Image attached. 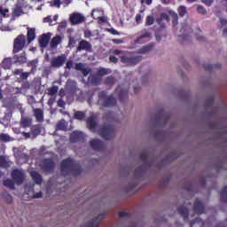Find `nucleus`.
<instances>
[{"mask_svg": "<svg viewBox=\"0 0 227 227\" xmlns=\"http://www.w3.org/2000/svg\"><path fill=\"white\" fill-rule=\"evenodd\" d=\"M60 172L64 176H68L71 174L74 176H78L82 173V168H81L80 163H77L72 158H67L62 160L60 163Z\"/></svg>", "mask_w": 227, "mask_h": 227, "instance_id": "nucleus-1", "label": "nucleus"}, {"mask_svg": "<svg viewBox=\"0 0 227 227\" xmlns=\"http://www.w3.org/2000/svg\"><path fill=\"white\" fill-rule=\"evenodd\" d=\"M98 99L102 107H114L117 105V100L114 98V94L107 95L106 91L98 93Z\"/></svg>", "mask_w": 227, "mask_h": 227, "instance_id": "nucleus-2", "label": "nucleus"}, {"mask_svg": "<svg viewBox=\"0 0 227 227\" xmlns=\"http://www.w3.org/2000/svg\"><path fill=\"white\" fill-rule=\"evenodd\" d=\"M149 154L147 152H143L140 154V160H142V165L135 169L136 175H144L152 167V163L148 160Z\"/></svg>", "mask_w": 227, "mask_h": 227, "instance_id": "nucleus-3", "label": "nucleus"}, {"mask_svg": "<svg viewBox=\"0 0 227 227\" xmlns=\"http://www.w3.org/2000/svg\"><path fill=\"white\" fill-rule=\"evenodd\" d=\"M26 44V37L24 35H20L13 40V50L12 53L17 54L20 52Z\"/></svg>", "mask_w": 227, "mask_h": 227, "instance_id": "nucleus-4", "label": "nucleus"}, {"mask_svg": "<svg viewBox=\"0 0 227 227\" xmlns=\"http://www.w3.org/2000/svg\"><path fill=\"white\" fill-rule=\"evenodd\" d=\"M142 60V56H121V62L127 67H134Z\"/></svg>", "mask_w": 227, "mask_h": 227, "instance_id": "nucleus-5", "label": "nucleus"}, {"mask_svg": "<svg viewBox=\"0 0 227 227\" xmlns=\"http://www.w3.org/2000/svg\"><path fill=\"white\" fill-rule=\"evenodd\" d=\"M99 133L102 138L106 140H110L114 137L115 130L111 125H106L99 129Z\"/></svg>", "mask_w": 227, "mask_h": 227, "instance_id": "nucleus-6", "label": "nucleus"}, {"mask_svg": "<svg viewBox=\"0 0 227 227\" xmlns=\"http://www.w3.org/2000/svg\"><path fill=\"white\" fill-rule=\"evenodd\" d=\"M41 168L46 173H52L55 169V162L51 158L43 160Z\"/></svg>", "mask_w": 227, "mask_h": 227, "instance_id": "nucleus-7", "label": "nucleus"}, {"mask_svg": "<svg viewBox=\"0 0 227 227\" xmlns=\"http://www.w3.org/2000/svg\"><path fill=\"white\" fill-rule=\"evenodd\" d=\"M12 178L17 185H21L25 180V176L21 170L14 169L12 171Z\"/></svg>", "mask_w": 227, "mask_h": 227, "instance_id": "nucleus-8", "label": "nucleus"}, {"mask_svg": "<svg viewBox=\"0 0 227 227\" xmlns=\"http://www.w3.org/2000/svg\"><path fill=\"white\" fill-rule=\"evenodd\" d=\"M67 60V56L65 54L61 56H57L51 59V66L53 68H59L62 67Z\"/></svg>", "mask_w": 227, "mask_h": 227, "instance_id": "nucleus-9", "label": "nucleus"}, {"mask_svg": "<svg viewBox=\"0 0 227 227\" xmlns=\"http://www.w3.org/2000/svg\"><path fill=\"white\" fill-rule=\"evenodd\" d=\"M84 141V135L82 132L74 131L69 135V142L72 144H77Z\"/></svg>", "mask_w": 227, "mask_h": 227, "instance_id": "nucleus-10", "label": "nucleus"}, {"mask_svg": "<svg viewBox=\"0 0 227 227\" xmlns=\"http://www.w3.org/2000/svg\"><path fill=\"white\" fill-rule=\"evenodd\" d=\"M51 41V33H43L38 38L40 48H47Z\"/></svg>", "mask_w": 227, "mask_h": 227, "instance_id": "nucleus-11", "label": "nucleus"}, {"mask_svg": "<svg viewBox=\"0 0 227 227\" xmlns=\"http://www.w3.org/2000/svg\"><path fill=\"white\" fill-rule=\"evenodd\" d=\"M90 146H91V148L94 151H98V152H102L105 149V145L103 141L99 139L90 140Z\"/></svg>", "mask_w": 227, "mask_h": 227, "instance_id": "nucleus-12", "label": "nucleus"}, {"mask_svg": "<svg viewBox=\"0 0 227 227\" xmlns=\"http://www.w3.org/2000/svg\"><path fill=\"white\" fill-rule=\"evenodd\" d=\"M69 20H71V23L73 25H77V24L83 23L85 20V18L82 14L74 13L71 15V17L69 18Z\"/></svg>", "mask_w": 227, "mask_h": 227, "instance_id": "nucleus-13", "label": "nucleus"}, {"mask_svg": "<svg viewBox=\"0 0 227 227\" xmlns=\"http://www.w3.org/2000/svg\"><path fill=\"white\" fill-rule=\"evenodd\" d=\"M193 212H195L198 215L205 213V206H203L200 200H195V203L193 204Z\"/></svg>", "mask_w": 227, "mask_h": 227, "instance_id": "nucleus-14", "label": "nucleus"}, {"mask_svg": "<svg viewBox=\"0 0 227 227\" xmlns=\"http://www.w3.org/2000/svg\"><path fill=\"white\" fill-rule=\"evenodd\" d=\"M92 49V46L90 42L86 40L80 41L78 47H76L77 51H90Z\"/></svg>", "mask_w": 227, "mask_h": 227, "instance_id": "nucleus-15", "label": "nucleus"}, {"mask_svg": "<svg viewBox=\"0 0 227 227\" xmlns=\"http://www.w3.org/2000/svg\"><path fill=\"white\" fill-rule=\"evenodd\" d=\"M168 118H169L168 114H165L164 109H161L160 111V114H158L156 116L157 125H160V121H163V125H165L168 122Z\"/></svg>", "mask_w": 227, "mask_h": 227, "instance_id": "nucleus-16", "label": "nucleus"}, {"mask_svg": "<svg viewBox=\"0 0 227 227\" xmlns=\"http://www.w3.org/2000/svg\"><path fill=\"white\" fill-rule=\"evenodd\" d=\"M86 125L90 130H96L98 128V122L96 121V119L92 116H90L88 118Z\"/></svg>", "mask_w": 227, "mask_h": 227, "instance_id": "nucleus-17", "label": "nucleus"}, {"mask_svg": "<svg viewBox=\"0 0 227 227\" xmlns=\"http://www.w3.org/2000/svg\"><path fill=\"white\" fill-rule=\"evenodd\" d=\"M177 213L179 215H182L184 217V221L188 220L189 210L185 206H179L177 207Z\"/></svg>", "mask_w": 227, "mask_h": 227, "instance_id": "nucleus-18", "label": "nucleus"}, {"mask_svg": "<svg viewBox=\"0 0 227 227\" xmlns=\"http://www.w3.org/2000/svg\"><path fill=\"white\" fill-rule=\"evenodd\" d=\"M152 37V33L149 32L146 28H144L141 31V35L137 37L136 39V43H141V40L142 39H145V38H151Z\"/></svg>", "mask_w": 227, "mask_h": 227, "instance_id": "nucleus-19", "label": "nucleus"}, {"mask_svg": "<svg viewBox=\"0 0 227 227\" xmlns=\"http://www.w3.org/2000/svg\"><path fill=\"white\" fill-rule=\"evenodd\" d=\"M31 177L33 179V181L35 182V184H36L37 185H41L43 183V176H41L40 173L36 172V171H33L31 173Z\"/></svg>", "mask_w": 227, "mask_h": 227, "instance_id": "nucleus-20", "label": "nucleus"}, {"mask_svg": "<svg viewBox=\"0 0 227 227\" xmlns=\"http://www.w3.org/2000/svg\"><path fill=\"white\" fill-rule=\"evenodd\" d=\"M35 39V28L27 27V43H30L31 42H34Z\"/></svg>", "mask_w": 227, "mask_h": 227, "instance_id": "nucleus-21", "label": "nucleus"}, {"mask_svg": "<svg viewBox=\"0 0 227 227\" xmlns=\"http://www.w3.org/2000/svg\"><path fill=\"white\" fill-rule=\"evenodd\" d=\"M34 116L36 118L38 122L43 121V111L40 108H36L33 110Z\"/></svg>", "mask_w": 227, "mask_h": 227, "instance_id": "nucleus-22", "label": "nucleus"}, {"mask_svg": "<svg viewBox=\"0 0 227 227\" xmlns=\"http://www.w3.org/2000/svg\"><path fill=\"white\" fill-rule=\"evenodd\" d=\"M163 20H165L167 22H169L170 19H169L168 14L161 13L160 17L156 20L157 24L160 25L161 28H165L166 27L164 24H161V22Z\"/></svg>", "mask_w": 227, "mask_h": 227, "instance_id": "nucleus-23", "label": "nucleus"}, {"mask_svg": "<svg viewBox=\"0 0 227 227\" xmlns=\"http://www.w3.org/2000/svg\"><path fill=\"white\" fill-rule=\"evenodd\" d=\"M190 227H205V223L201 218H195L190 223Z\"/></svg>", "mask_w": 227, "mask_h": 227, "instance_id": "nucleus-24", "label": "nucleus"}, {"mask_svg": "<svg viewBox=\"0 0 227 227\" xmlns=\"http://www.w3.org/2000/svg\"><path fill=\"white\" fill-rule=\"evenodd\" d=\"M62 42V38L60 35H57L51 39V48L56 49L59 44H60Z\"/></svg>", "mask_w": 227, "mask_h": 227, "instance_id": "nucleus-25", "label": "nucleus"}, {"mask_svg": "<svg viewBox=\"0 0 227 227\" xmlns=\"http://www.w3.org/2000/svg\"><path fill=\"white\" fill-rule=\"evenodd\" d=\"M153 49V44H147L143 46L140 50L137 51L138 54H146Z\"/></svg>", "mask_w": 227, "mask_h": 227, "instance_id": "nucleus-26", "label": "nucleus"}, {"mask_svg": "<svg viewBox=\"0 0 227 227\" xmlns=\"http://www.w3.org/2000/svg\"><path fill=\"white\" fill-rule=\"evenodd\" d=\"M14 59H16V63L20 65H23L27 62V58L25 56V52H23L20 56H15Z\"/></svg>", "mask_w": 227, "mask_h": 227, "instance_id": "nucleus-27", "label": "nucleus"}, {"mask_svg": "<svg viewBox=\"0 0 227 227\" xmlns=\"http://www.w3.org/2000/svg\"><path fill=\"white\" fill-rule=\"evenodd\" d=\"M90 82H91V84L97 86L102 83V78L99 77L98 74H92L90 76Z\"/></svg>", "mask_w": 227, "mask_h": 227, "instance_id": "nucleus-28", "label": "nucleus"}, {"mask_svg": "<svg viewBox=\"0 0 227 227\" xmlns=\"http://www.w3.org/2000/svg\"><path fill=\"white\" fill-rule=\"evenodd\" d=\"M37 65H38V60L37 59H34L30 62H27V67H31V74H35L37 70Z\"/></svg>", "mask_w": 227, "mask_h": 227, "instance_id": "nucleus-29", "label": "nucleus"}, {"mask_svg": "<svg viewBox=\"0 0 227 227\" xmlns=\"http://www.w3.org/2000/svg\"><path fill=\"white\" fill-rule=\"evenodd\" d=\"M220 202L227 203V186H224L222 192H220Z\"/></svg>", "mask_w": 227, "mask_h": 227, "instance_id": "nucleus-30", "label": "nucleus"}, {"mask_svg": "<svg viewBox=\"0 0 227 227\" xmlns=\"http://www.w3.org/2000/svg\"><path fill=\"white\" fill-rule=\"evenodd\" d=\"M74 117L75 120L83 121L86 118V114L82 111H75L74 114Z\"/></svg>", "mask_w": 227, "mask_h": 227, "instance_id": "nucleus-31", "label": "nucleus"}, {"mask_svg": "<svg viewBox=\"0 0 227 227\" xmlns=\"http://www.w3.org/2000/svg\"><path fill=\"white\" fill-rule=\"evenodd\" d=\"M42 130L40 126L36 125L31 128V133L34 137H37L41 134Z\"/></svg>", "mask_w": 227, "mask_h": 227, "instance_id": "nucleus-32", "label": "nucleus"}, {"mask_svg": "<svg viewBox=\"0 0 227 227\" xmlns=\"http://www.w3.org/2000/svg\"><path fill=\"white\" fill-rule=\"evenodd\" d=\"M58 90L59 88L57 85H52L50 89H48V96H57Z\"/></svg>", "mask_w": 227, "mask_h": 227, "instance_id": "nucleus-33", "label": "nucleus"}, {"mask_svg": "<svg viewBox=\"0 0 227 227\" xmlns=\"http://www.w3.org/2000/svg\"><path fill=\"white\" fill-rule=\"evenodd\" d=\"M119 98L121 102H124L128 98V90H121L119 93Z\"/></svg>", "mask_w": 227, "mask_h": 227, "instance_id": "nucleus-34", "label": "nucleus"}, {"mask_svg": "<svg viewBox=\"0 0 227 227\" xmlns=\"http://www.w3.org/2000/svg\"><path fill=\"white\" fill-rule=\"evenodd\" d=\"M14 181H12L10 179H6L4 181V185L6 186L7 188H10L11 190H14L15 189V184H14Z\"/></svg>", "mask_w": 227, "mask_h": 227, "instance_id": "nucleus-35", "label": "nucleus"}, {"mask_svg": "<svg viewBox=\"0 0 227 227\" xmlns=\"http://www.w3.org/2000/svg\"><path fill=\"white\" fill-rule=\"evenodd\" d=\"M177 12L179 17L184 18L187 13L186 7L183 5L179 6L177 9Z\"/></svg>", "mask_w": 227, "mask_h": 227, "instance_id": "nucleus-36", "label": "nucleus"}, {"mask_svg": "<svg viewBox=\"0 0 227 227\" xmlns=\"http://www.w3.org/2000/svg\"><path fill=\"white\" fill-rule=\"evenodd\" d=\"M31 124H32V120L30 118L21 119V125L24 128H28L30 127Z\"/></svg>", "mask_w": 227, "mask_h": 227, "instance_id": "nucleus-37", "label": "nucleus"}, {"mask_svg": "<svg viewBox=\"0 0 227 227\" xmlns=\"http://www.w3.org/2000/svg\"><path fill=\"white\" fill-rule=\"evenodd\" d=\"M10 164L6 160V158L0 156V168H9Z\"/></svg>", "mask_w": 227, "mask_h": 227, "instance_id": "nucleus-38", "label": "nucleus"}, {"mask_svg": "<svg viewBox=\"0 0 227 227\" xmlns=\"http://www.w3.org/2000/svg\"><path fill=\"white\" fill-rule=\"evenodd\" d=\"M67 129L66 122L64 120L60 121L57 124V130H62L65 131Z\"/></svg>", "mask_w": 227, "mask_h": 227, "instance_id": "nucleus-39", "label": "nucleus"}, {"mask_svg": "<svg viewBox=\"0 0 227 227\" xmlns=\"http://www.w3.org/2000/svg\"><path fill=\"white\" fill-rule=\"evenodd\" d=\"M0 141L4 142V143H8L11 141V137L7 133H2L0 135Z\"/></svg>", "mask_w": 227, "mask_h": 227, "instance_id": "nucleus-40", "label": "nucleus"}, {"mask_svg": "<svg viewBox=\"0 0 227 227\" xmlns=\"http://www.w3.org/2000/svg\"><path fill=\"white\" fill-rule=\"evenodd\" d=\"M23 13L24 12L21 7H17V8H14L13 10V15L15 17H20Z\"/></svg>", "mask_w": 227, "mask_h": 227, "instance_id": "nucleus-41", "label": "nucleus"}, {"mask_svg": "<svg viewBox=\"0 0 227 227\" xmlns=\"http://www.w3.org/2000/svg\"><path fill=\"white\" fill-rule=\"evenodd\" d=\"M154 23V18L153 15H148L145 25L150 27Z\"/></svg>", "mask_w": 227, "mask_h": 227, "instance_id": "nucleus-42", "label": "nucleus"}, {"mask_svg": "<svg viewBox=\"0 0 227 227\" xmlns=\"http://www.w3.org/2000/svg\"><path fill=\"white\" fill-rule=\"evenodd\" d=\"M108 74H109V72L105 67H99L98 70V76H105Z\"/></svg>", "mask_w": 227, "mask_h": 227, "instance_id": "nucleus-43", "label": "nucleus"}, {"mask_svg": "<svg viewBox=\"0 0 227 227\" xmlns=\"http://www.w3.org/2000/svg\"><path fill=\"white\" fill-rule=\"evenodd\" d=\"M75 44H76V39H75V37L70 36V37L68 38V47H69V48H74V47H75Z\"/></svg>", "mask_w": 227, "mask_h": 227, "instance_id": "nucleus-44", "label": "nucleus"}, {"mask_svg": "<svg viewBox=\"0 0 227 227\" xmlns=\"http://www.w3.org/2000/svg\"><path fill=\"white\" fill-rule=\"evenodd\" d=\"M114 82H115V80H114V78L113 75H110V76L106 77V84H107V85H113V84H114Z\"/></svg>", "mask_w": 227, "mask_h": 227, "instance_id": "nucleus-45", "label": "nucleus"}, {"mask_svg": "<svg viewBox=\"0 0 227 227\" xmlns=\"http://www.w3.org/2000/svg\"><path fill=\"white\" fill-rule=\"evenodd\" d=\"M197 12H198V13H200L201 15H206L207 14V9L205 7H203L202 5L198 6Z\"/></svg>", "mask_w": 227, "mask_h": 227, "instance_id": "nucleus-46", "label": "nucleus"}, {"mask_svg": "<svg viewBox=\"0 0 227 227\" xmlns=\"http://www.w3.org/2000/svg\"><path fill=\"white\" fill-rule=\"evenodd\" d=\"M85 68V66H84V64L83 63H76L75 64V66H74V69L76 70V71H82V70H83Z\"/></svg>", "mask_w": 227, "mask_h": 227, "instance_id": "nucleus-47", "label": "nucleus"}, {"mask_svg": "<svg viewBox=\"0 0 227 227\" xmlns=\"http://www.w3.org/2000/svg\"><path fill=\"white\" fill-rule=\"evenodd\" d=\"M214 68V66L212 64H205L204 69L205 71L211 72Z\"/></svg>", "mask_w": 227, "mask_h": 227, "instance_id": "nucleus-48", "label": "nucleus"}, {"mask_svg": "<svg viewBox=\"0 0 227 227\" xmlns=\"http://www.w3.org/2000/svg\"><path fill=\"white\" fill-rule=\"evenodd\" d=\"M80 72H82V75L84 77H86L87 75H89V74L91 72V70L90 68H83L82 69Z\"/></svg>", "mask_w": 227, "mask_h": 227, "instance_id": "nucleus-49", "label": "nucleus"}, {"mask_svg": "<svg viewBox=\"0 0 227 227\" xmlns=\"http://www.w3.org/2000/svg\"><path fill=\"white\" fill-rule=\"evenodd\" d=\"M172 25L176 27L178 25V14H174L173 20H172Z\"/></svg>", "mask_w": 227, "mask_h": 227, "instance_id": "nucleus-50", "label": "nucleus"}, {"mask_svg": "<svg viewBox=\"0 0 227 227\" xmlns=\"http://www.w3.org/2000/svg\"><path fill=\"white\" fill-rule=\"evenodd\" d=\"M97 225H98L97 220H92L86 223L87 227H95Z\"/></svg>", "mask_w": 227, "mask_h": 227, "instance_id": "nucleus-51", "label": "nucleus"}, {"mask_svg": "<svg viewBox=\"0 0 227 227\" xmlns=\"http://www.w3.org/2000/svg\"><path fill=\"white\" fill-rule=\"evenodd\" d=\"M30 74H31V72L30 73H21L20 77L21 80H27Z\"/></svg>", "mask_w": 227, "mask_h": 227, "instance_id": "nucleus-52", "label": "nucleus"}, {"mask_svg": "<svg viewBox=\"0 0 227 227\" xmlns=\"http://www.w3.org/2000/svg\"><path fill=\"white\" fill-rule=\"evenodd\" d=\"M214 102H215V98H209L206 99V105H207L208 106H213Z\"/></svg>", "mask_w": 227, "mask_h": 227, "instance_id": "nucleus-53", "label": "nucleus"}, {"mask_svg": "<svg viewBox=\"0 0 227 227\" xmlns=\"http://www.w3.org/2000/svg\"><path fill=\"white\" fill-rule=\"evenodd\" d=\"M66 106V103L62 98L58 100V107L64 108Z\"/></svg>", "mask_w": 227, "mask_h": 227, "instance_id": "nucleus-54", "label": "nucleus"}, {"mask_svg": "<svg viewBox=\"0 0 227 227\" xmlns=\"http://www.w3.org/2000/svg\"><path fill=\"white\" fill-rule=\"evenodd\" d=\"M9 12V10L7 8H0V14L4 17H6V14Z\"/></svg>", "mask_w": 227, "mask_h": 227, "instance_id": "nucleus-55", "label": "nucleus"}, {"mask_svg": "<svg viewBox=\"0 0 227 227\" xmlns=\"http://www.w3.org/2000/svg\"><path fill=\"white\" fill-rule=\"evenodd\" d=\"M119 216L121 218H128L129 217V213L126 211H121L119 214Z\"/></svg>", "mask_w": 227, "mask_h": 227, "instance_id": "nucleus-56", "label": "nucleus"}, {"mask_svg": "<svg viewBox=\"0 0 227 227\" xmlns=\"http://www.w3.org/2000/svg\"><path fill=\"white\" fill-rule=\"evenodd\" d=\"M109 61L114 63V64H117L118 63V59L116 56H109Z\"/></svg>", "mask_w": 227, "mask_h": 227, "instance_id": "nucleus-57", "label": "nucleus"}, {"mask_svg": "<svg viewBox=\"0 0 227 227\" xmlns=\"http://www.w3.org/2000/svg\"><path fill=\"white\" fill-rule=\"evenodd\" d=\"M214 1H215V0H202V3H203L206 6H212Z\"/></svg>", "mask_w": 227, "mask_h": 227, "instance_id": "nucleus-58", "label": "nucleus"}, {"mask_svg": "<svg viewBox=\"0 0 227 227\" xmlns=\"http://www.w3.org/2000/svg\"><path fill=\"white\" fill-rule=\"evenodd\" d=\"M73 67V62L72 60H68L66 64V68H67L68 70L72 69Z\"/></svg>", "mask_w": 227, "mask_h": 227, "instance_id": "nucleus-59", "label": "nucleus"}, {"mask_svg": "<svg viewBox=\"0 0 227 227\" xmlns=\"http://www.w3.org/2000/svg\"><path fill=\"white\" fill-rule=\"evenodd\" d=\"M53 5L55 7H58V8L61 7V1H59V0H53Z\"/></svg>", "mask_w": 227, "mask_h": 227, "instance_id": "nucleus-60", "label": "nucleus"}, {"mask_svg": "<svg viewBox=\"0 0 227 227\" xmlns=\"http://www.w3.org/2000/svg\"><path fill=\"white\" fill-rule=\"evenodd\" d=\"M141 4H147L148 6H151L153 4V0H141Z\"/></svg>", "mask_w": 227, "mask_h": 227, "instance_id": "nucleus-61", "label": "nucleus"}, {"mask_svg": "<svg viewBox=\"0 0 227 227\" xmlns=\"http://www.w3.org/2000/svg\"><path fill=\"white\" fill-rule=\"evenodd\" d=\"M33 198L34 199H40V198H43V192H37L35 194L33 195Z\"/></svg>", "mask_w": 227, "mask_h": 227, "instance_id": "nucleus-62", "label": "nucleus"}, {"mask_svg": "<svg viewBox=\"0 0 227 227\" xmlns=\"http://www.w3.org/2000/svg\"><path fill=\"white\" fill-rule=\"evenodd\" d=\"M52 20L51 16H47L46 18L43 19V23H51Z\"/></svg>", "mask_w": 227, "mask_h": 227, "instance_id": "nucleus-63", "label": "nucleus"}, {"mask_svg": "<svg viewBox=\"0 0 227 227\" xmlns=\"http://www.w3.org/2000/svg\"><path fill=\"white\" fill-rule=\"evenodd\" d=\"M141 20H142L141 14H137L136 15V22L137 24H139L141 22Z\"/></svg>", "mask_w": 227, "mask_h": 227, "instance_id": "nucleus-64", "label": "nucleus"}]
</instances>
